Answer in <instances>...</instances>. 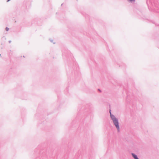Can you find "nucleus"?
Here are the masks:
<instances>
[{"label": "nucleus", "instance_id": "obj_1", "mask_svg": "<svg viewBox=\"0 0 159 159\" xmlns=\"http://www.w3.org/2000/svg\"><path fill=\"white\" fill-rule=\"evenodd\" d=\"M110 112L111 117L113 121V123H114V125L116 127V128L117 129L118 131H119V123H118L117 120L116 118H115L114 116L112 115L111 114V110H110Z\"/></svg>", "mask_w": 159, "mask_h": 159}, {"label": "nucleus", "instance_id": "obj_4", "mask_svg": "<svg viewBox=\"0 0 159 159\" xmlns=\"http://www.w3.org/2000/svg\"><path fill=\"white\" fill-rule=\"evenodd\" d=\"M10 0H7V2H9V1H10Z\"/></svg>", "mask_w": 159, "mask_h": 159}, {"label": "nucleus", "instance_id": "obj_2", "mask_svg": "<svg viewBox=\"0 0 159 159\" xmlns=\"http://www.w3.org/2000/svg\"><path fill=\"white\" fill-rule=\"evenodd\" d=\"M132 155L135 159H136L138 158L137 156L134 154L132 153Z\"/></svg>", "mask_w": 159, "mask_h": 159}, {"label": "nucleus", "instance_id": "obj_3", "mask_svg": "<svg viewBox=\"0 0 159 159\" xmlns=\"http://www.w3.org/2000/svg\"><path fill=\"white\" fill-rule=\"evenodd\" d=\"M9 29L8 28H7V27H6V30L7 31H8V30Z\"/></svg>", "mask_w": 159, "mask_h": 159}]
</instances>
